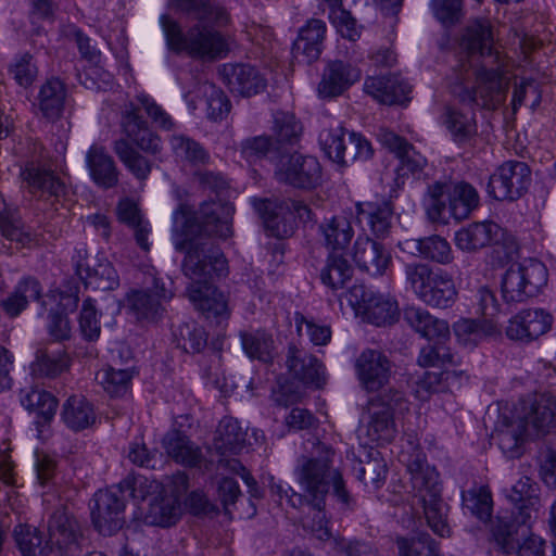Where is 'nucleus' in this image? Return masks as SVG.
<instances>
[{
  "label": "nucleus",
  "mask_w": 556,
  "mask_h": 556,
  "mask_svg": "<svg viewBox=\"0 0 556 556\" xmlns=\"http://www.w3.org/2000/svg\"><path fill=\"white\" fill-rule=\"evenodd\" d=\"M21 176L33 195L49 201L52 205L61 203L64 206L68 190L52 170L28 166L22 172Z\"/></svg>",
  "instance_id": "18"
},
{
  "label": "nucleus",
  "mask_w": 556,
  "mask_h": 556,
  "mask_svg": "<svg viewBox=\"0 0 556 556\" xmlns=\"http://www.w3.org/2000/svg\"><path fill=\"white\" fill-rule=\"evenodd\" d=\"M187 296L193 307L207 319H225L230 315L227 296L211 282L190 283Z\"/></svg>",
  "instance_id": "23"
},
{
  "label": "nucleus",
  "mask_w": 556,
  "mask_h": 556,
  "mask_svg": "<svg viewBox=\"0 0 556 556\" xmlns=\"http://www.w3.org/2000/svg\"><path fill=\"white\" fill-rule=\"evenodd\" d=\"M21 403L27 410L37 414L43 422L52 419L58 407V401L51 393L34 388L22 392Z\"/></svg>",
  "instance_id": "47"
},
{
  "label": "nucleus",
  "mask_w": 556,
  "mask_h": 556,
  "mask_svg": "<svg viewBox=\"0 0 556 556\" xmlns=\"http://www.w3.org/2000/svg\"><path fill=\"white\" fill-rule=\"evenodd\" d=\"M118 125L122 136L113 141V152L124 167L143 182L153 167L148 155H157L163 150L161 137L151 129L132 103L123 108Z\"/></svg>",
  "instance_id": "4"
},
{
  "label": "nucleus",
  "mask_w": 556,
  "mask_h": 556,
  "mask_svg": "<svg viewBox=\"0 0 556 556\" xmlns=\"http://www.w3.org/2000/svg\"><path fill=\"white\" fill-rule=\"evenodd\" d=\"M166 454L184 466L197 467L202 460V452L190 439L178 430L169 431L162 441Z\"/></svg>",
  "instance_id": "34"
},
{
  "label": "nucleus",
  "mask_w": 556,
  "mask_h": 556,
  "mask_svg": "<svg viewBox=\"0 0 556 556\" xmlns=\"http://www.w3.org/2000/svg\"><path fill=\"white\" fill-rule=\"evenodd\" d=\"M417 364L420 367H441L446 364H456L454 354L444 343L434 342L420 349L417 357Z\"/></svg>",
  "instance_id": "62"
},
{
  "label": "nucleus",
  "mask_w": 556,
  "mask_h": 556,
  "mask_svg": "<svg viewBox=\"0 0 556 556\" xmlns=\"http://www.w3.org/2000/svg\"><path fill=\"white\" fill-rule=\"evenodd\" d=\"M552 323V315L542 308L522 309L508 320L505 332L510 340L531 342L546 333Z\"/></svg>",
  "instance_id": "19"
},
{
  "label": "nucleus",
  "mask_w": 556,
  "mask_h": 556,
  "mask_svg": "<svg viewBox=\"0 0 556 556\" xmlns=\"http://www.w3.org/2000/svg\"><path fill=\"white\" fill-rule=\"evenodd\" d=\"M531 181V170L525 162H504L491 175L488 191L495 200H517L528 189Z\"/></svg>",
  "instance_id": "12"
},
{
  "label": "nucleus",
  "mask_w": 556,
  "mask_h": 556,
  "mask_svg": "<svg viewBox=\"0 0 556 556\" xmlns=\"http://www.w3.org/2000/svg\"><path fill=\"white\" fill-rule=\"evenodd\" d=\"M466 507L482 521L490 519L492 515V497L485 488L468 491L463 495Z\"/></svg>",
  "instance_id": "63"
},
{
  "label": "nucleus",
  "mask_w": 556,
  "mask_h": 556,
  "mask_svg": "<svg viewBox=\"0 0 556 556\" xmlns=\"http://www.w3.org/2000/svg\"><path fill=\"white\" fill-rule=\"evenodd\" d=\"M425 204L429 217L434 222L445 219L446 213L462 220L478 207L479 194L465 181L438 180L428 186Z\"/></svg>",
  "instance_id": "6"
},
{
  "label": "nucleus",
  "mask_w": 556,
  "mask_h": 556,
  "mask_svg": "<svg viewBox=\"0 0 556 556\" xmlns=\"http://www.w3.org/2000/svg\"><path fill=\"white\" fill-rule=\"evenodd\" d=\"M514 412L529 427L531 433L545 434L556 426V397L548 393L522 399Z\"/></svg>",
  "instance_id": "13"
},
{
  "label": "nucleus",
  "mask_w": 556,
  "mask_h": 556,
  "mask_svg": "<svg viewBox=\"0 0 556 556\" xmlns=\"http://www.w3.org/2000/svg\"><path fill=\"white\" fill-rule=\"evenodd\" d=\"M177 346L187 353H199L206 345V333L204 329L194 323L179 325L173 331Z\"/></svg>",
  "instance_id": "51"
},
{
  "label": "nucleus",
  "mask_w": 556,
  "mask_h": 556,
  "mask_svg": "<svg viewBox=\"0 0 556 556\" xmlns=\"http://www.w3.org/2000/svg\"><path fill=\"white\" fill-rule=\"evenodd\" d=\"M326 34V24L321 20H311L301 28L299 38L294 42V53L302 55L307 63L316 61L323 50Z\"/></svg>",
  "instance_id": "36"
},
{
  "label": "nucleus",
  "mask_w": 556,
  "mask_h": 556,
  "mask_svg": "<svg viewBox=\"0 0 556 556\" xmlns=\"http://www.w3.org/2000/svg\"><path fill=\"white\" fill-rule=\"evenodd\" d=\"M181 515L180 501L177 497L164 495L155 497L149 505L146 522L152 526L170 527Z\"/></svg>",
  "instance_id": "45"
},
{
  "label": "nucleus",
  "mask_w": 556,
  "mask_h": 556,
  "mask_svg": "<svg viewBox=\"0 0 556 556\" xmlns=\"http://www.w3.org/2000/svg\"><path fill=\"white\" fill-rule=\"evenodd\" d=\"M232 207L216 202H204L194 212L181 203L173 214L174 247L185 252L181 264L184 275L191 283H206L228 271L222 250L202 235L228 238L231 236L229 215Z\"/></svg>",
  "instance_id": "1"
},
{
  "label": "nucleus",
  "mask_w": 556,
  "mask_h": 556,
  "mask_svg": "<svg viewBox=\"0 0 556 556\" xmlns=\"http://www.w3.org/2000/svg\"><path fill=\"white\" fill-rule=\"evenodd\" d=\"M35 300H42L41 286L37 279L26 277L16 285L14 291L2 301L1 305L9 316L16 317L30 301Z\"/></svg>",
  "instance_id": "42"
},
{
  "label": "nucleus",
  "mask_w": 556,
  "mask_h": 556,
  "mask_svg": "<svg viewBox=\"0 0 556 556\" xmlns=\"http://www.w3.org/2000/svg\"><path fill=\"white\" fill-rule=\"evenodd\" d=\"M170 148L175 155L192 164H205L210 155L197 141L184 135H174L170 140Z\"/></svg>",
  "instance_id": "55"
},
{
  "label": "nucleus",
  "mask_w": 556,
  "mask_h": 556,
  "mask_svg": "<svg viewBox=\"0 0 556 556\" xmlns=\"http://www.w3.org/2000/svg\"><path fill=\"white\" fill-rule=\"evenodd\" d=\"M345 296L355 314L372 325L386 326L397 319V302L389 296L376 294L363 285L350 288Z\"/></svg>",
  "instance_id": "8"
},
{
  "label": "nucleus",
  "mask_w": 556,
  "mask_h": 556,
  "mask_svg": "<svg viewBox=\"0 0 556 556\" xmlns=\"http://www.w3.org/2000/svg\"><path fill=\"white\" fill-rule=\"evenodd\" d=\"M453 331L459 344L473 348L486 337L500 333V327L491 319L462 318L454 323Z\"/></svg>",
  "instance_id": "38"
},
{
  "label": "nucleus",
  "mask_w": 556,
  "mask_h": 556,
  "mask_svg": "<svg viewBox=\"0 0 556 556\" xmlns=\"http://www.w3.org/2000/svg\"><path fill=\"white\" fill-rule=\"evenodd\" d=\"M85 283L94 290H114L118 286V276L111 264L103 263L88 271Z\"/></svg>",
  "instance_id": "64"
},
{
  "label": "nucleus",
  "mask_w": 556,
  "mask_h": 556,
  "mask_svg": "<svg viewBox=\"0 0 556 556\" xmlns=\"http://www.w3.org/2000/svg\"><path fill=\"white\" fill-rule=\"evenodd\" d=\"M244 352L250 358L269 363L274 358V340L264 331L244 332L241 334Z\"/></svg>",
  "instance_id": "50"
},
{
  "label": "nucleus",
  "mask_w": 556,
  "mask_h": 556,
  "mask_svg": "<svg viewBox=\"0 0 556 556\" xmlns=\"http://www.w3.org/2000/svg\"><path fill=\"white\" fill-rule=\"evenodd\" d=\"M365 91L383 104H402L408 100L410 85L397 76L369 77L364 84Z\"/></svg>",
  "instance_id": "32"
},
{
  "label": "nucleus",
  "mask_w": 556,
  "mask_h": 556,
  "mask_svg": "<svg viewBox=\"0 0 556 556\" xmlns=\"http://www.w3.org/2000/svg\"><path fill=\"white\" fill-rule=\"evenodd\" d=\"M216 446L223 453H236L243 442V433L237 420L224 418L217 429Z\"/></svg>",
  "instance_id": "59"
},
{
  "label": "nucleus",
  "mask_w": 556,
  "mask_h": 556,
  "mask_svg": "<svg viewBox=\"0 0 556 556\" xmlns=\"http://www.w3.org/2000/svg\"><path fill=\"white\" fill-rule=\"evenodd\" d=\"M442 124L458 146L471 144L478 136V123L473 111L456 106H445Z\"/></svg>",
  "instance_id": "31"
},
{
  "label": "nucleus",
  "mask_w": 556,
  "mask_h": 556,
  "mask_svg": "<svg viewBox=\"0 0 556 556\" xmlns=\"http://www.w3.org/2000/svg\"><path fill=\"white\" fill-rule=\"evenodd\" d=\"M278 182L296 189H313L321 181V166L318 160L300 153L283 154L275 164Z\"/></svg>",
  "instance_id": "10"
},
{
  "label": "nucleus",
  "mask_w": 556,
  "mask_h": 556,
  "mask_svg": "<svg viewBox=\"0 0 556 556\" xmlns=\"http://www.w3.org/2000/svg\"><path fill=\"white\" fill-rule=\"evenodd\" d=\"M353 260L357 267L372 277L383 276L392 266V254L381 243L369 237H358L353 247Z\"/></svg>",
  "instance_id": "21"
},
{
  "label": "nucleus",
  "mask_w": 556,
  "mask_h": 556,
  "mask_svg": "<svg viewBox=\"0 0 556 556\" xmlns=\"http://www.w3.org/2000/svg\"><path fill=\"white\" fill-rule=\"evenodd\" d=\"M361 78V71L343 61L330 62L323 73L318 93L323 98L340 96Z\"/></svg>",
  "instance_id": "29"
},
{
  "label": "nucleus",
  "mask_w": 556,
  "mask_h": 556,
  "mask_svg": "<svg viewBox=\"0 0 556 556\" xmlns=\"http://www.w3.org/2000/svg\"><path fill=\"white\" fill-rule=\"evenodd\" d=\"M85 161L94 185L105 190L117 187L121 170L104 146L92 144L86 152Z\"/></svg>",
  "instance_id": "24"
},
{
  "label": "nucleus",
  "mask_w": 556,
  "mask_h": 556,
  "mask_svg": "<svg viewBox=\"0 0 556 556\" xmlns=\"http://www.w3.org/2000/svg\"><path fill=\"white\" fill-rule=\"evenodd\" d=\"M457 299V290L451 275L438 269L429 287L419 296L426 305L437 308L451 307Z\"/></svg>",
  "instance_id": "37"
},
{
  "label": "nucleus",
  "mask_w": 556,
  "mask_h": 556,
  "mask_svg": "<svg viewBox=\"0 0 556 556\" xmlns=\"http://www.w3.org/2000/svg\"><path fill=\"white\" fill-rule=\"evenodd\" d=\"M321 457H301L294 469V475L304 497L311 506L326 504V497L332 488L333 495L342 504L343 509H353L354 500L345 486L342 473L332 466L333 451L325 445Z\"/></svg>",
  "instance_id": "5"
},
{
  "label": "nucleus",
  "mask_w": 556,
  "mask_h": 556,
  "mask_svg": "<svg viewBox=\"0 0 556 556\" xmlns=\"http://www.w3.org/2000/svg\"><path fill=\"white\" fill-rule=\"evenodd\" d=\"M546 266L536 258L513 264L502 279V294L507 303H521L536 295L547 283Z\"/></svg>",
  "instance_id": "7"
},
{
  "label": "nucleus",
  "mask_w": 556,
  "mask_h": 556,
  "mask_svg": "<svg viewBox=\"0 0 556 556\" xmlns=\"http://www.w3.org/2000/svg\"><path fill=\"white\" fill-rule=\"evenodd\" d=\"M397 429L391 413H383L368 405V421L365 426L366 443L383 445L393 441Z\"/></svg>",
  "instance_id": "40"
},
{
  "label": "nucleus",
  "mask_w": 556,
  "mask_h": 556,
  "mask_svg": "<svg viewBox=\"0 0 556 556\" xmlns=\"http://www.w3.org/2000/svg\"><path fill=\"white\" fill-rule=\"evenodd\" d=\"M178 7L194 13L197 23L186 30L169 15H162L160 23L165 35L167 48L200 61H216L227 56L230 51V37L218 28L230 24L228 11L210 0H176Z\"/></svg>",
  "instance_id": "3"
},
{
  "label": "nucleus",
  "mask_w": 556,
  "mask_h": 556,
  "mask_svg": "<svg viewBox=\"0 0 556 556\" xmlns=\"http://www.w3.org/2000/svg\"><path fill=\"white\" fill-rule=\"evenodd\" d=\"M438 269L421 262H412L404 265V276L406 286L419 299L426 288L429 287Z\"/></svg>",
  "instance_id": "54"
},
{
  "label": "nucleus",
  "mask_w": 556,
  "mask_h": 556,
  "mask_svg": "<svg viewBox=\"0 0 556 556\" xmlns=\"http://www.w3.org/2000/svg\"><path fill=\"white\" fill-rule=\"evenodd\" d=\"M353 271V267L343 255L331 253L320 271V279L325 286L336 291L345 287Z\"/></svg>",
  "instance_id": "46"
},
{
  "label": "nucleus",
  "mask_w": 556,
  "mask_h": 556,
  "mask_svg": "<svg viewBox=\"0 0 556 556\" xmlns=\"http://www.w3.org/2000/svg\"><path fill=\"white\" fill-rule=\"evenodd\" d=\"M505 230L492 220L471 223L455 233V244L466 252H473L490 244L500 243Z\"/></svg>",
  "instance_id": "25"
},
{
  "label": "nucleus",
  "mask_w": 556,
  "mask_h": 556,
  "mask_svg": "<svg viewBox=\"0 0 556 556\" xmlns=\"http://www.w3.org/2000/svg\"><path fill=\"white\" fill-rule=\"evenodd\" d=\"M531 434L529 427L513 409L500 416L494 438L507 457L518 458L523 454L525 443Z\"/></svg>",
  "instance_id": "17"
},
{
  "label": "nucleus",
  "mask_w": 556,
  "mask_h": 556,
  "mask_svg": "<svg viewBox=\"0 0 556 556\" xmlns=\"http://www.w3.org/2000/svg\"><path fill=\"white\" fill-rule=\"evenodd\" d=\"M355 369L363 388L377 392L389 383L393 363L382 351L366 349L357 357Z\"/></svg>",
  "instance_id": "15"
},
{
  "label": "nucleus",
  "mask_w": 556,
  "mask_h": 556,
  "mask_svg": "<svg viewBox=\"0 0 556 556\" xmlns=\"http://www.w3.org/2000/svg\"><path fill=\"white\" fill-rule=\"evenodd\" d=\"M319 231L331 253L344 251L354 237L351 219L345 215H337L325 219L319 225Z\"/></svg>",
  "instance_id": "39"
},
{
  "label": "nucleus",
  "mask_w": 556,
  "mask_h": 556,
  "mask_svg": "<svg viewBox=\"0 0 556 556\" xmlns=\"http://www.w3.org/2000/svg\"><path fill=\"white\" fill-rule=\"evenodd\" d=\"M344 136V128L340 125L325 128L319 134L323 151L331 161L339 164L348 163V146Z\"/></svg>",
  "instance_id": "49"
},
{
  "label": "nucleus",
  "mask_w": 556,
  "mask_h": 556,
  "mask_svg": "<svg viewBox=\"0 0 556 556\" xmlns=\"http://www.w3.org/2000/svg\"><path fill=\"white\" fill-rule=\"evenodd\" d=\"M119 491L99 490L90 506L91 518L97 530L103 535H111L123 525L124 501Z\"/></svg>",
  "instance_id": "16"
},
{
  "label": "nucleus",
  "mask_w": 556,
  "mask_h": 556,
  "mask_svg": "<svg viewBox=\"0 0 556 556\" xmlns=\"http://www.w3.org/2000/svg\"><path fill=\"white\" fill-rule=\"evenodd\" d=\"M420 502L424 506V513L428 522V526L432 531L444 538L451 533V528L447 523V507L443 503L441 495Z\"/></svg>",
  "instance_id": "56"
},
{
  "label": "nucleus",
  "mask_w": 556,
  "mask_h": 556,
  "mask_svg": "<svg viewBox=\"0 0 556 556\" xmlns=\"http://www.w3.org/2000/svg\"><path fill=\"white\" fill-rule=\"evenodd\" d=\"M286 365L289 371L306 386L321 388L326 383L323 364L316 356L293 344L288 348Z\"/></svg>",
  "instance_id": "26"
},
{
  "label": "nucleus",
  "mask_w": 556,
  "mask_h": 556,
  "mask_svg": "<svg viewBox=\"0 0 556 556\" xmlns=\"http://www.w3.org/2000/svg\"><path fill=\"white\" fill-rule=\"evenodd\" d=\"M397 556H440L437 543L428 535L397 538Z\"/></svg>",
  "instance_id": "58"
},
{
  "label": "nucleus",
  "mask_w": 556,
  "mask_h": 556,
  "mask_svg": "<svg viewBox=\"0 0 556 556\" xmlns=\"http://www.w3.org/2000/svg\"><path fill=\"white\" fill-rule=\"evenodd\" d=\"M357 216L365 222L378 238H386L391 230L393 212L387 202H366L357 204Z\"/></svg>",
  "instance_id": "41"
},
{
  "label": "nucleus",
  "mask_w": 556,
  "mask_h": 556,
  "mask_svg": "<svg viewBox=\"0 0 556 556\" xmlns=\"http://www.w3.org/2000/svg\"><path fill=\"white\" fill-rule=\"evenodd\" d=\"M70 366L68 356L64 352L49 353L40 350L30 365L31 375L36 378H54Z\"/></svg>",
  "instance_id": "48"
},
{
  "label": "nucleus",
  "mask_w": 556,
  "mask_h": 556,
  "mask_svg": "<svg viewBox=\"0 0 556 556\" xmlns=\"http://www.w3.org/2000/svg\"><path fill=\"white\" fill-rule=\"evenodd\" d=\"M457 376L456 370L451 371H426L416 382L415 394L418 399L428 400L433 393L445 389L444 381Z\"/></svg>",
  "instance_id": "60"
},
{
  "label": "nucleus",
  "mask_w": 556,
  "mask_h": 556,
  "mask_svg": "<svg viewBox=\"0 0 556 556\" xmlns=\"http://www.w3.org/2000/svg\"><path fill=\"white\" fill-rule=\"evenodd\" d=\"M65 98V85L58 78H50L40 86L35 106L45 118L53 121L61 116Z\"/></svg>",
  "instance_id": "35"
},
{
  "label": "nucleus",
  "mask_w": 556,
  "mask_h": 556,
  "mask_svg": "<svg viewBox=\"0 0 556 556\" xmlns=\"http://www.w3.org/2000/svg\"><path fill=\"white\" fill-rule=\"evenodd\" d=\"M273 132L276 144H294L302 135V125L292 113L277 112L274 115Z\"/></svg>",
  "instance_id": "53"
},
{
  "label": "nucleus",
  "mask_w": 556,
  "mask_h": 556,
  "mask_svg": "<svg viewBox=\"0 0 556 556\" xmlns=\"http://www.w3.org/2000/svg\"><path fill=\"white\" fill-rule=\"evenodd\" d=\"M224 74L231 92L251 97L262 91L266 84L260 73L251 65H225Z\"/></svg>",
  "instance_id": "33"
},
{
  "label": "nucleus",
  "mask_w": 556,
  "mask_h": 556,
  "mask_svg": "<svg viewBox=\"0 0 556 556\" xmlns=\"http://www.w3.org/2000/svg\"><path fill=\"white\" fill-rule=\"evenodd\" d=\"M400 248L403 251L409 250L412 254L418 252L426 258L440 264H448L453 258L450 243L439 236L407 240L404 242V245L400 244Z\"/></svg>",
  "instance_id": "43"
},
{
  "label": "nucleus",
  "mask_w": 556,
  "mask_h": 556,
  "mask_svg": "<svg viewBox=\"0 0 556 556\" xmlns=\"http://www.w3.org/2000/svg\"><path fill=\"white\" fill-rule=\"evenodd\" d=\"M172 292L164 282L152 277V286L143 290H135L128 294V304L138 319L155 320L164 312L163 303L170 300Z\"/></svg>",
  "instance_id": "20"
},
{
  "label": "nucleus",
  "mask_w": 556,
  "mask_h": 556,
  "mask_svg": "<svg viewBox=\"0 0 556 556\" xmlns=\"http://www.w3.org/2000/svg\"><path fill=\"white\" fill-rule=\"evenodd\" d=\"M407 471L410 475V481L419 502H424L441 495V485L439 473L434 467H431L420 454L406 463Z\"/></svg>",
  "instance_id": "30"
},
{
  "label": "nucleus",
  "mask_w": 556,
  "mask_h": 556,
  "mask_svg": "<svg viewBox=\"0 0 556 556\" xmlns=\"http://www.w3.org/2000/svg\"><path fill=\"white\" fill-rule=\"evenodd\" d=\"M368 405L383 413H391L394 418L409 410V401L405 393L393 388L371 399Z\"/></svg>",
  "instance_id": "57"
},
{
  "label": "nucleus",
  "mask_w": 556,
  "mask_h": 556,
  "mask_svg": "<svg viewBox=\"0 0 556 556\" xmlns=\"http://www.w3.org/2000/svg\"><path fill=\"white\" fill-rule=\"evenodd\" d=\"M81 538L77 520L63 507L58 508L48 521V543L60 551L75 548Z\"/></svg>",
  "instance_id": "27"
},
{
  "label": "nucleus",
  "mask_w": 556,
  "mask_h": 556,
  "mask_svg": "<svg viewBox=\"0 0 556 556\" xmlns=\"http://www.w3.org/2000/svg\"><path fill=\"white\" fill-rule=\"evenodd\" d=\"M403 317L412 329L429 341L445 343L450 340L448 323L433 316L422 307L408 306L404 309Z\"/></svg>",
  "instance_id": "28"
},
{
  "label": "nucleus",
  "mask_w": 556,
  "mask_h": 556,
  "mask_svg": "<svg viewBox=\"0 0 556 556\" xmlns=\"http://www.w3.org/2000/svg\"><path fill=\"white\" fill-rule=\"evenodd\" d=\"M378 138L383 147L393 152L400 160L396 169L399 181L408 175L417 176L427 164V160L415 150V148L404 138L389 129H380Z\"/></svg>",
  "instance_id": "22"
},
{
  "label": "nucleus",
  "mask_w": 556,
  "mask_h": 556,
  "mask_svg": "<svg viewBox=\"0 0 556 556\" xmlns=\"http://www.w3.org/2000/svg\"><path fill=\"white\" fill-rule=\"evenodd\" d=\"M462 46L472 60L460 63L455 71L453 92L462 102L494 110L506 97L503 77L506 56L494 47L492 26L486 18L471 21L465 29Z\"/></svg>",
  "instance_id": "2"
},
{
  "label": "nucleus",
  "mask_w": 556,
  "mask_h": 556,
  "mask_svg": "<svg viewBox=\"0 0 556 556\" xmlns=\"http://www.w3.org/2000/svg\"><path fill=\"white\" fill-rule=\"evenodd\" d=\"M253 206L263 219L266 228L270 231V235L275 237L289 235L291 228L288 227V223L292 219L293 215L303 222H308L313 218L312 210L301 201L254 199Z\"/></svg>",
  "instance_id": "9"
},
{
  "label": "nucleus",
  "mask_w": 556,
  "mask_h": 556,
  "mask_svg": "<svg viewBox=\"0 0 556 556\" xmlns=\"http://www.w3.org/2000/svg\"><path fill=\"white\" fill-rule=\"evenodd\" d=\"M78 301L77 292L73 289H54L42 296L41 305L50 312L48 331L55 341L70 339L71 325L66 314L77 308Z\"/></svg>",
  "instance_id": "14"
},
{
  "label": "nucleus",
  "mask_w": 556,
  "mask_h": 556,
  "mask_svg": "<svg viewBox=\"0 0 556 556\" xmlns=\"http://www.w3.org/2000/svg\"><path fill=\"white\" fill-rule=\"evenodd\" d=\"M0 230L3 237L22 248L29 247L35 241L34 233L24 225L17 211L0 223Z\"/></svg>",
  "instance_id": "61"
},
{
  "label": "nucleus",
  "mask_w": 556,
  "mask_h": 556,
  "mask_svg": "<svg viewBox=\"0 0 556 556\" xmlns=\"http://www.w3.org/2000/svg\"><path fill=\"white\" fill-rule=\"evenodd\" d=\"M62 418L68 428L80 431L94 422L96 414L85 396L73 395L64 403Z\"/></svg>",
  "instance_id": "44"
},
{
  "label": "nucleus",
  "mask_w": 556,
  "mask_h": 556,
  "mask_svg": "<svg viewBox=\"0 0 556 556\" xmlns=\"http://www.w3.org/2000/svg\"><path fill=\"white\" fill-rule=\"evenodd\" d=\"M497 546L507 555L556 556V548L536 534L526 535L514 523L500 522L493 530Z\"/></svg>",
  "instance_id": "11"
},
{
  "label": "nucleus",
  "mask_w": 556,
  "mask_h": 556,
  "mask_svg": "<svg viewBox=\"0 0 556 556\" xmlns=\"http://www.w3.org/2000/svg\"><path fill=\"white\" fill-rule=\"evenodd\" d=\"M132 377L134 372L129 369H115L109 366L97 372L96 380L110 395L121 396L127 392Z\"/></svg>",
  "instance_id": "52"
}]
</instances>
